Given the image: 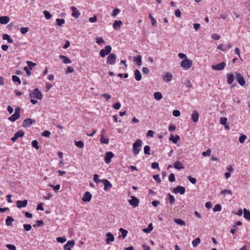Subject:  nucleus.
<instances>
[{"label": "nucleus", "instance_id": "nucleus-1", "mask_svg": "<svg viewBox=\"0 0 250 250\" xmlns=\"http://www.w3.org/2000/svg\"><path fill=\"white\" fill-rule=\"evenodd\" d=\"M142 140L137 139L133 144V152L136 155L139 153L140 148L142 146Z\"/></svg>", "mask_w": 250, "mask_h": 250}, {"label": "nucleus", "instance_id": "nucleus-2", "mask_svg": "<svg viewBox=\"0 0 250 250\" xmlns=\"http://www.w3.org/2000/svg\"><path fill=\"white\" fill-rule=\"evenodd\" d=\"M29 96L31 99L36 98L41 100L42 99V95L41 92L39 91L38 88H36L30 92Z\"/></svg>", "mask_w": 250, "mask_h": 250}, {"label": "nucleus", "instance_id": "nucleus-3", "mask_svg": "<svg viewBox=\"0 0 250 250\" xmlns=\"http://www.w3.org/2000/svg\"><path fill=\"white\" fill-rule=\"evenodd\" d=\"M192 65V62L191 60L188 59H184L181 62V66L184 69H189Z\"/></svg>", "mask_w": 250, "mask_h": 250}, {"label": "nucleus", "instance_id": "nucleus-4", "mask_svg": "<svg viewBox=\"0 0 250 250\" xmlns=\"http://www.w3.org/2000/svg\"><path fill=\"white\" fill-rule=\"evenodd\" d=\"M20 108L17 107L15 110V113L8 118L9 120L14 122L20 118Z\"/></svg>", "mask_w": 250, "mask_h": 250}, {"label": "nucleus", "instance_id": "nucleus-5", "mask_svg": "<svg viewBox=\"0 0 250 250\" xmlns=\"http://www.w3.org/2000/svg\"><path fill=\"white\" fill-rule=\"evenodd\" d=\"M112 48L110 45H106L105 46L104 49H102L100 52V56L104 58L106 55L109 54L111 51Z\"/></svg>", "mask_w": 250, "mask_h": 250}, {"label": "nucleus", "instance_id": "nucleus-6", "mask_svg": "<svg viewBox=\"0 0 250 250\" xmlns=\"http://www.w3.org/2000/svg\"><path fill=\"white\" fill-rule=\"evenodd\" d=\"M116 59V55L114 53H111L107 57V63L109 64L114 65L115 64Z\"/></svg>", "mask_w": 250, "mask_h": 250}, {"label": "nucleus", "instance_id": "nucleus-7", "mask_svg": "<svg viewBox=\"0 0 250 250\" xmlns=\"http://www.w3.org/2000/svg\"><path fill=\"white\" fill-rule=\"evenodd\" d=\"M235 76L239 84L241 86H244L245 84V80L243 76H242L239 73H236Z\"/></svg>", "mask_w": 250, "mask_h": 250}, {"label": "nucleus", "instance_id": "nucleus-8", "mask_svg": "<svg viewBox=\"0 0 250 250\" xmlns=\"http://www.w3.org/2000/svg\"><path fill=\"white\" fill-rule=\"evenodd\" d=\"M226 65V64L225 62H222L216 65H213L211 67L213 70L221 71L225 68Z\"/></svg>", "mask_w": 250, "mask_h": 250}, {"label": "nucleus", "instance_id": "nucleus-9", "mask_svg": "<svg viewBox=\"0 0 250 250\" xmlns=\"http://www.w3.org/2000/svg\"><path fill=\"white\" fill-rule=\"evenodd\" d=\"M35 122L30 118H26L23 121L22 125L24 128H27L30 127Z\"/></svg>", "mask_w": 250, "mask_h": 250}, {"label": "nucleus", "instance_id": "nucleus-10", "mask_svg": "<svg viewBox=\"0 0 250 250\" xmlns=\"http://www.w3.org/2000/svg\"><path fill=\"white\" fill-rule=\"evenodd\" d=\"M131 199L128 201L129 204L135 208L138 206L139 200L134 196H131Z\"/></svg>", "mask_w": 250, "mask_h": 250}, {"label": "nucleus", "instance_id": "nucleus-11", "mask_svg": "<svg viewBox=\"0 0 250 250\" xmlns=\"http://www.w3.org/2000/svg\"><path fill=\"white\" fill-rule=\"evenodd\" d=\"M173 192L177 194L180 193L181 194H184L185 192V188L182 186H177L173 189Z\"/></svg>", "mask_w": 250, "mask_h": 250}, {"label": "nucleus", "instance_id": "nucleus-12", "mask_svg": "<svg viewBox=\"0 0 250 250\" xmlns=\"http://www.w3.org/2000/svg\"><path fill=\"white\" fill-rule=\"evenodd\" d=\"M114 156V154L112 152H107L105 153L104 157V161L105 163L109 164L111 162V159Z\"/></svg>", "mask_w": 250, "mask_h": 250}, {"label": "nucleus", "instance_id": "nucleus-13", "mask_svg": "<svg viewBox=\"0 0 250 250\" xmlns=\"http://www.w3.org/2000/svg\"><path fill=\"white\" fill-rule=\"evenodd\" d=\"M28 201L27 200H24L23 201L18 200L16 202L17 206L19 208L26 207Z\"/></svg>", "mask_w": 250, "mask_h": 250}, {"label": "nucleus", "instance_id": "nucleus-14", "mask_svg": "<svg viewBox=\"0 0 250 250\" xmlns=\"http://www.w3.org/2000/svg\"><path fill=\"white\" fill-rule=\"evenodd\" d=\"M24 133L22 130H19L17 132H16L14 136L11 138L12 141L14 142L16 140L18 139L19 137H22L24 136Z\"/></svg>", "mask_w": 250, "mask_h": 250}, {"label": "nucleus", "instance_id": "nucleus-15", "mask_svg": "<svg viewBox=\"0 0 250 250\" xmlns=\"http://www.w3.org/2000/svg\"><path fill=\"white\" fill-rule=\"evenodd\" d=\"M75 242L74 240L68 241L66 244L63 246L64 250H71V248L74 246Z\"/></svg>", "mask_w": 250, "mask_h": 250}, {"label": "nucleus", "instance_id": "nucleus-16", "mask_svg": "<svg viewBox=\"0 0 250 250\" xmlns=\"http://www.w3.org/2000/svg\"><path fill=\"white\" fill-rule=\"evenodd\" d=\"M71 9L72 11L71 16L76 19H77L80 15V12L75 6H71Z\"/></svg>", "mask_w": 250, "mask_h": 250}, {"label": "nucleus", "instance_id": "nucleus-17", "mask_svg": "<svg viewBox=\"0 0 250 250\" xmlns=\"http://www.w3.org/2000/svg\"><path fill=\"white\" fill-rule=\"evenodd\" d=\"M91 198L92 195L91 193L88 191H86L85 192L83 197L82 198V200L83 202H88L91 200Z\"/></svg>", "mask_w": 250, "mask_h": 250}, {"label": "nucleus", "instance_id": "nucleus-18", "mask_svg": "<svg viewBox=\"0 0 250 250\" xmlns=\"http://www.w3.org/2000/svg\"><path fill=\"white\" fill-rule=\"evenodd\" d=\"M104 185V190H107L108 189L112 187L111 184L106 179H103L101 181Z\"/></svg>", "mask_w": 250, "mask_h": 250}, {"label": "nucleus", "instance_id": "nucleus-19", "mask_svg": "<svg viewBox=\"0 0 250 250\" xmlns=\"http://www.w3.org/2000/svg\"><path fill=\"white\" fill-rule=\"evenodd\" d=\"M191 119L194 122H197L199 120V113L196 110H194L191 115Z\"/></svg>", "mask_w": 250, "mask_h": 250}, {"label": "nucleus", "instance_id": "nucleus-20", "mask_svg": "<svg viewBox=\"0 0 250 250\" xmlns=\"http://www.w3.org/2000/svg\"><path fill=\"white\" fill-rule=\"evenodd\" d=\"M174 167L175 168L178 170H180L185 168L182 163L179 161H177L174 163Z\"/></svg>", "mask_w": 250, "mask_h": 250}, {"label": "nucleus", "instance_id": "nucleus-21", "mask_svg": "<svg viewBox=\"0 0 250 250\" xmlns=\"http://www.w3.org/2000/svg\"><path fill=\"white\" fill-rule=\"evenodd\" d=\"M10 21V18L8 16H1L0 17V23L7 24Z\"/></svg>", "mask_w": 250, "mask_h": 250}, {"label": "nucleus", "instance_id": "nucleus-22", "mask_svg": "<svg viewBox=\"0 0 250 250\" xmlns=\"http://www.w3.org/2000/svg\"><path fill=\"white\" fill-rule=\"evenodd\" d=\"M106 236L107 238L106 239V243L107 244L109 243L110 242H112L114 240V237L110 232L106 233Z\"/></svg>", "mask_w": 250, "mask_h": 250}, {"label": "nucleus", "instance_id": "nucleus-23", "mask_svg": "<svg viewBox=\"0 0 250 250\" xmlns=\"http://www.w3.org/2000/svg\"><path fill=\"white\" fill-rule=\"evenodd\" d=\"M227 82L229 84H231L234 80V76L231 73H229L227 75Z\"/></svg>", "mask_w": 250, "mask_h": 250}, {"label": "nucleus", "instance_id": "nucleus-24", "mask_svg": "<svg viewBox=\"0 0 250 250\" xmlns=\"http://www.w3.org/2000/svg\"><path fill=\"white\" fill-rule=\"evenodd\" d=\"M172 79V75L171 74L167 72L164 76L163 79L166 82H169L171 81Z\"/></svg>", "mask_w": 250, "mask_h": 250}, {"label": "nucleus", "instance_id": "nucleus-25", "mask_svg": "<svg viewBox=\"0 0 250 250\" xmlns=\"http://www.w3.org/2000/svg\"><path fill=\"white\" fill-rule=\"evenodd\" d=\"M134 75L136 81H139L141 80L142 75L139 70L136 69L134 71Z\"/></svg>", "mask_w": 250, "mask_h": 250}, {"label": "nucleus", "instance_id": "nucleus-26", "mask_svg": "<svg viewBox=\"0 0 250 250\" xmlns=\"http://www.w3.org/2000/svg\"><path fill=\"white\" fill-rule=\"evenodd\" d=\"M180 140V137L178 135H176L174 137L173 135H171L169 138L170 141H172L174 144H176L178 141Z\"/></svg>", "mask_w": 250, "mask_h": 250}, {"label": "nucleus", "instance_id": "nucleus-27", "mask_svg": "<svg viewBox=\"0 0 250 250\" xmlns=\"http://www.w3.org/2000/svg\"><path fill=\"white\" fill-rule=\"evenodd\" d=\"M122 24L121 21H115L113 24V27L115 29H118Z\"/></svg>", "mask_w": 250, "mask_h": 250}, {"label": "nucleus", "instance_id": "nucleus-28", "mask_svg": "<svg viewBox=\"0 0 250 250\" xmlns=\"http://www.w3.org/2000/svg\"><path fill=\"white\" fill-rule=\"evenodd\" d=\"M60 58L63 60V62L64 63H70L72 62L71 60L66 56L60 55Z\"/></svg>", "mask_w": 250, "mask_h": 250}, {"label": "nucleus", "instance_id": "nucleus-29", "mask_svg": "<svg viewBox=\"0 0 250 250\" xmlns=\"http://www.w3.org/2000/svg\"><path fill=\"white\" fill-rule=\"evenodd\" d=\"M244 217L250 221V211L246 208L244 209Z\"/></svg>", "mask_w": 250, "mask_h": 250}, {"label": "nucleus", "instance_id": "nucleus-30", "mask_svg": "<svg viewBox=\"0 0 250 250\" xmlns=\"http://www.w3.org/2000/svg\"><path fill=\"white\" fill-rule=\"evenodd\" d=\"M134 61L136 62L138 66H140L142 62V56L141 55H138L134 57Z\"/></svg>", "mask_w": 250, "mask_h": 250}, {"label": "nucleus", "instance_id": "nucleus-31", "mask_svg": "<svg viewBox=\"0 0 250 250\" xmlns=\"http://www.w3.org/2000/svg\"><path fill=\"white\" fill-rule=\"evenodd\" d=\"M2 39L4 40H7L9 43H13V40L10 38V37L6 34H3L2 36Z\"/></svg>", "mask_w": 250, "mask_h": 250}, {"label": "nucleus", "instance_id": "nucleus-32", "mask_svg": "<svg viewBox=\"0 0 250 250\" xmlns=\"http://www.w3.org/2000/svg\"><path fill=\"white\" fill-rule=\"evenodd\" d=\"M13 221L14 219L11 216H8L5 220V224L7 226H10Z\"/></svg>", "mask_w": 250, "mask_h": 250}, {"label": "nucleus", "instance_id": "nucleus-33", "mask_svg": "<svg viewBox=\"0 0 250 250\" xmlns=\"http://www.w3.org/2000/svg\"><path fill=\"white\" fill-rule=\"evenodd\" d=\"M154 97L156 100H160L163 98L162 93L159 92H155L154 93Z\"/></svg>", "mask_w": 250, "mask_h": 250}, {"label": "nucleus", "instance_id": "nucleus-34", "mask_svg": "<svg viewBox=\"0 0 250 250\" xmlns=\"http://www.w3.org/2000/svg\"><path fill=\"white\" fill-rule=\"evenodd\" d=\"M174 221L175 223H176L177 224H178L179 225H181V226H185L186 225V222L182 219H175L174 220Z\"/></svg>", "mask_w": 250, "mask_h": 250}, {"label": "nucleus", "instance_id": "nucleus-35", "mask_svg": "<svg viewBox=\"0 0 250 250\" xmlns=\"http://www.w3.org/2000/svg\"><path fill=\"white\" fill-rule=\"evenodd\" d=\"M152 229H153L152 224L150 223L148 226V228H146V229H144L143 231L146 233H149Z\"/></svg>", "mask_w": 250, "mask_h": 250}, {"label": "nucleus", "instance_id": "nucleus-36", "mask_svg": "<svg viewBox=\"0 0 250 250\" xmlns=\"http://www.w3.org/2000/svg\"><path fill=\"white\" fill-rule=\"evenodd\" d=\"M200 243V239L199 238H196L193 240L192 242V244L193 247H196Z\"/></svg>", "mask_w": 250, "mask_h": 250}, {"label": "nucleus", "instance_id": "nucleus-37", "mask_svg": "<svg viewBox=\"0 0 250 250\" xmlns=\"http://www.w3.org/2000/svg\"><path fill=\"white\" fill-rule=\"evenodd\" d=\"M220 194L222 195H226L227 194L232 195V192L230 190L224 189L221 191Z\"/></svg>", "mask_w": 250, "mask_h": 250}, {"label": "nucleus", "instance_id": "nucleus-38", "mask_svg": "<svg viewBox=\"0 0 250 250\" xmlns=\"http://www.w3.org/2000/svg\"><path fill=\"white\" fill-rule=\"evenodd\" d=\"M56 22H57V24L58 26L62 27L63 25V24L64 23L65 20L64 19H57Z\"/></svg>", "mask_w": 250, "mask_h": 250}, {"label": "nucleus", "instance_id": "nucleus-39", "mask_svg": "<svg viewBox=\"0 0 250 250\" xmlns=\"http://www.w3.org/2000/svg\"><path fill=\"white\" fill-rule=\"evenodd\" d=\"M12 80L15 83H18L19 84H21V81L20 78L17 76H12Z\"/></svg>", "mask_w": 250, "mask_h": 250}, {"label": "nucleus", "instance_id": "nucleus-40", "mask_svg": "<svg viewBox=\"0 0 250 250\" xmlns=\"http://www.w3.org/2000/svg\"><path fill=\"white\" fill-rule=\"evenodd\" d=\"M100 141L102 144H108L109 143V139L104 138L103 135H101Z\"/></svg>", "mask_w": 250, "mask_h": 250}, {"label": "nucleus", "instance_id": "nucleus-41", "mask_svg": "<svg viewBox=\"0 0 250 250\" xmlns=\"http://www.w3.org/2000/svg\"><path fill=\"white\" fill-rule=\"evenodd\" d=\"M119 231L122 233L123 238L125 239V237L126 236L127 231L123 228H120L119 229Z\"/></svg>", "mask_w": 250, "mask_h": 250}, {"label": "nucleus", "instance_id": "nucleus-42", "mask_svg": "<svg viewBox=\"0 0 250 250\" xmlns=\"http://www.w3.org/2000/svg\"><path fill=\"white\" fill-rule=\"evenodd\" d=\"M75 145L79 148H82L84 146L83 143L81 141L75 142Z\"/></svg>", "mask_w": 250, "mask_h": 250}, {"label": "nucleus", "instance_id": "nucleus-43", "mask_svg": "<svg viewBox=\"0 0 250 250\" xmlns=\"http://www.w3.org/2000/svg\"><path fill=\"white\" fill-rule=\"evenodd\" d=\"M43 14L44 15V17L45 18L47 19V20H49L50 19L51 17H52V15L50 14V13L47 11V10H44L43 11Z\"/></svg>", "mask_w": 250, "mask_h": 250}, {"label": "nucleus", "instance_id": "nucleus-44", "mask_svg": "<svg viewBox=\"0 0 250 250\" xmlns=\"http://www.w3.org/2000/svg\"><path fill=\"white\" fill-rule=\"evenodd\" d=\"M148 17L150 18V19L151 20L152 25L153 26H156V24H157L156 20L155 19H154V18L153 17V16H152V15L151 14H150L149 15Z\"/></svg>", "mask_w": 250, "mask_h": 250}, {"label": "nucleus", "instance_id": "nucleus-45", "mask_svg": "<svg viewBox=\"0 0 250 250\" xmlns=\"http://www.w3.org/2000/svg\"><path fill=\"white\" fill-rule=\"evenodd\" d=\"M222 209L221 206L219 204L216 205L213 208V210L214 212L220 211Z\"/></svg>", "mask_w": 250, "mask_h": 250}, {"label": "nucleus", "instance_id": "nucleus-46", "mask_svg": "<svg viewBox=\"0 0 250 250\" xmlns=\"http://www.w3.org/2000/svg\"><path fill=\"white\" fill-rule=\"evenodd\" d=\"M57 241L59 243H63L66 241V239L65 237H58L57 238Z\"/></svg>", "mask_w": 250, "mask_h": 250}, {"label": "nucleus", "instance_id": "nucleus-47", "mask_svg": "<svg viewBox=\"0 0 250 250\" xmlns=\"http://www.w3.org/2000/svg\"><path fill=\"white\" fill-rule=\"evenodd\" d=\"M98 177H99V175L97 174H94L93 180L96 183L101 182V181H102V180L99 179Z\"/></svg>", "mask_w": 250, "mask_h": 250}, {"label": "nucleus", "instance_id": "nucleus-48", "mask_svg": "<svg viewBox=\"0 0 250 250\" xmlns=\"http://www.w3.org/2000/svg\"><path fill=\"white\" fill-rule=\"evenodd\" d=\"M247 139V136L245 135L242 134L239 137V141L240 143H243L245 140Z\"/></svg>", "mask_w": 250, "mask_h": 250}, {"label": "nucleus", "instance_id": "nucleus-49", "mask_svg": "<svg viewBox=\"0 0 250 250\" xmlns=\"http://www.w3.org/2000/svg\"><path fill=\"white\" fill-rule=\"evenodd\" d=\"M32 146L33 147L37 149H38L39 148L38 142L37 140H34L32 142Z\"/></svg>", "mask_w": 250, "mask_h": 250}, {"label": "nucleus", "instance_id": "nucleus-50", "mask_svg": "<svg viewBox=\"0 0 250 250\" xmlns=\"http://www.w3.org/2000/svg\"><path fill=\"white\" fill-rule=\"evenodd\" d=\"M144 153L147 155H150L149 151H150V147L148 146H146L144 147Z\"/></svg>", "mask_w": 250, "mask_h": 250}, {"label": "nucleus", "instance_id": "nucleus-51", "mask_svg": "<svg viewBox=\"0 0 250 250\" xmlns=\"http://www.w3.org/2000/svg\"><path fill=\"white\" fill-rule=\"evenodd\" d=\"M43 225V222L42 220L37 221L36 224L33 225V227H40Z\"/></svg>", "mask_w": 250, "mask_h": 250}, {"label": "nucleus", "instance_id": "nucleus-52", "mask_svg": "<svg viewBox=\"0 0 250 250\" xmlns=\"http://www.w3.org/2000/svg\"><path fill=\"white\" fill-rule=\"evenodd\" d=\"M227 122V118L226 117H221L220 119V123L222 125H226Z\"/></svg>", "mask_w": 250, "mask_h": 250}, {"label": "nucleus", "instance_id": "nucleus-53", "mask_svg": "<svg viewBox=\"0 0 250 250\" xmlns=\"http://www.w3.org/2000/svg\"><path fill=\"white\" fill-rule=\"evenodd\" d=\"M120 12V10L118 8H115L113 10V13L112 14V16L113 17H115L118 13Z\"/></svg>", "mask_w": 250, "mask_h": 250}, {"label": "nucleus", "instance_id": "nucleus-54", "mask_svg": "<svg viewBox=\"0 0 250 250\" xmlns=\"http://www.w3.org/2000/svg\"><path fill=\"white\" fill-rule=\"evenodd\" d=\"M23 226L24 229L26 231L30 230L32 228V226L30 224H24Z\"/></svg>", "mask_w": 250, "mask_h": 250}, {"label": "nucleus", "instance_id": "nucleus-55", "mask_svg": "<svg viewBox=\"0 0 250 250\" xmlns=\"http://www.w3.org/2000/svg\"><path fill=\"white\" fill-rule=\"evenodd\" d=\"M6 248H7L9 250H17L16 247L11 244H7L6 245Z\"/></svg>", "mask_w": 250, "mask_h": 250}, {"label": "nucleus", "instance_id": "nucleus-56", "mask_svg": "<svg viewBox=\"0 0 250 250\" xmlns=\"http://www.w3.org/2000/svg\"><path fill=\"white\" fill-rule=\"evenodd\" d=\"M169 200L170 204L172 205L175 202V198L174 196L169 194Z\"/></svg>", "mask_w": 250, "mask_h": 250}, {"label": "nucleus", "instance_id": "nucleus-57", "mask_svg": "<svg viewBox=\"0 0 250 250\" xmlns=\"http://www.w3.org/2000/svg\"><path fill=\"white\" fill-rule=\"evenodd\" d=\"M188 180L193 184H195L197 182V180L195 178H193L190 176H188Z\"/></svg>", "mask_w": 250, "mask_h": 250}, {"label": "nucleus", "instance_id": "nucleus-58", "mask_svg": "<svg viewBox=\"0 0 250 250\" xmlns=\"http://www.w3.org/2000/svg\"><path fill=\"white\" fill-rule=\"evenodd\" d=\"M27 64L29 67L30 70L32 69L33 67L36 65V63L29 61L27 62Z\"/></svg>", "mask_w": 250, "mask_h": 250}, {"label": "nucleus", "instance_id": "nucleus-59", "mask_svg": "<svg viewBox=\"0 0 250 250\" xmlns=\"http://www.w3.org/2000/svg\"><path fill=\"white\" fill-rule=\"evenodd\" d=\"M168 180L171 182H173L175 181V178L174 174L173 173H171L169 175V177H168Z\"/></svg>", "mask_w": 250, "mask_h": 250}, {"label": "nucleus", "instance_id": "nucleus-60", "mask_svg": "<svg viewBox=\"0 0 250 250\" xmlns=\"http://www.w3.org/2000/svg\"><path fill=\"white\" fill-rule=\"evenodd\" d=\"M50 134H51V133L50 131H47V130H45L44 132H42V136L46 137H49Z\"/></svg>", "mask_w": 250, "mask_h": 250}, {"label": "nucleus", "instance_id": "nucleus-61", "mask_svg": "<svg viewBox=\"0 0 250 250\" xmlns=\"http://www.w3.org/2000/svg\"><path fill=\"white\" fill-rule=\"evenodd\" d=\"M96 42L99 45H100L101 43H105L104 41L102 38H97Z\"/></svg>", "mask_w": 250, "mask_h": 250}, {"label": "nucleus", "instance_id": "nucleus-62", "mask_svg": "<svg viewBox=\"0 0 250 250\" xmlns=\"http://www.w3.org/2000/svg\"><path fill=\"white\" fill-rule=\"evenodd\" d=\"M172 114L175 117H179L180 115V112L178 110H174L173 111Z\"/></svg>", "mask_w": 250, "mask_h": 250}, {"label": "nucleus", "instance_id": "nucleus-63", "mask_svg": "<svg viewBox=\"0 0 250 250\" xmlns=\"http://www.w3.org/2000/svg\"><path fill=\"white\" fill-rule=\"evenodd\" d=\"M102 97H104L106 101L111 98V96L109 94L106 93L102 94Z\"/></svg>", "mask_w": 250, "mask_h": 250}, {"label": "nucleus", "instance_id": "nucleus-64", "mask_svg": "<svg viewBox=\"0 0 250 250\" xmlns=\"http://www.w3.org/2000/svg\"><path fill=\"white\" fill-rule=\"evenodd\" d=\"M20 30L22 34H24L28 31V28L27 27H21Z\"/></svg>", "mask_w": 250, "mask_h": 250}]
</instances>
